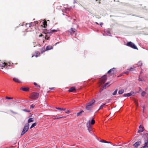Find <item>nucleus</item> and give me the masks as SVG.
Here are the masks:
<instances>
[{"mask_svg":"<svg viewBox=\"0 0 148 148\" xmlns=\"http://www.w3.org/2000/svg\"><path fill=\"white\" fill-rule=\"evenodd\" d=\"M34 120L32 118H30L28 120V123H26L23 128V131L22 132L21 135L22 136L24 134H25L28 130L29 129V123L33 122Z\"/></svg>","mask_w":148,"mask_h":148,"instance_id":"nucleus-1","label":"nucleus"},{"mask_svg":"<svg viewBox=\"0 0 148 148\" xmlns=\"http://www.w3.org/2000/svg\"><path fill=\"white\" fill-rule=\"evenodd\" d=\"M146 137L144 138V145L140 148H148V134L145 135Z\"/></svg>","mask_w":148,"mask_h":148,"instance_id":"nucleus-2","label":"nucleus"},{"mask_svg":"<svg viewBox=\"0 0 148 148\" xmlns=\"http://www.w3.org/2000/svg\"><path fill=\"white\" fill-rule=\"evenodd\" d=\"M126 45L127 46L131 47L134 49H138L136 45L132 42H127Z\"/></svg>","mask_w":148,"mask_h":148,"instance_id":"nucleus-3","label":"nucleus"},{"mask_svg":"<svg viewBox=\"0 0 148 148\" xmlns=\"http://www.w3.org/2000/svg\"><path fill=\"white\" fill-rule=\"evenodd\" d=\"M39 94L37 92H33L31 95V98L35 99L38 98Z\"/></svg>","mask_w":148,"mask_h":148,"instance_id":"nucleus-4","label":"nucleus"},{"mask_svg":"<svg viewBox=\"0 0 148 148\" xmlns=\"http://www.w3.org/2000/svg\"><path fill=\"white\" fill-rule=\"evenodd\" d=\"M116 68H113L107 72L108 74L111 73V74L114 75L116 73Z\"/></svg>","mask_w":148,"mask_h":148,"instance_id":"nucleus-5","label":"nucleus"},{"mask_svg":"<svg viewBox=\"0 0 148 148\" xmlns=\"http://www.w3.org/2000/svg\"><path fill=\"white\" fill-rule=\"evenodd\" d=\"M9 66H10V65H8V64L7 63L4 62L3 63H2L1 64L0 63V69H3V67H6V68H7Z\"/></svg>","mask_w":148,"mask_h":148,"instance_id":"nucleus-6","label":"nucleus"},{"mask_svg":"<svg viewBox=\"0 0 148 148\" xmlns=\"http://www.w3.org/2000/svg\"><path fill=\"white\" fill-rule=\"evenodd\" d=\"M86 126L87 127L88 130L89 132L90 133V132L92 131L91 125H90V121H88L86 123Z\"/></svg>","mask_w":148,"mask_h":148,"instance_id":"nucleus-7","label":"nucleus"},{"mask_svg":"<svg viewBox=\"0 0 148 148\" xmlns=\"http://www.w3.org/2000/svg\"><path fill=\"white\" fill-rule=\"evenodd\" d=\"M107 79V77L106 75H104L101 79V82L103 83H104L106 80Z\"/></svg>","mask_w":148,"mask_h":148,"instance_id":"nucleus-8","label":"nucleus"},{"mask_svg":"<svg viewBox=\"0 0 148 148\" xmlns=\"http://www.w3.org/2000/svg\"><path fill=\"white\" fill-rule=\"evenodd\" d=\"M141 143L142 142L141 141H137L133 145V146L135 148H137L138 147L140 146Z\"/></svg>","mask_w":148,"mask_h":148,"instance_id":"nucleus-9","label":"nucleus"},{"mask_svg":"<svg viewBox=\"0 0 148 148\" xmlns=\"http://www.w3.org/2000/svg\"><path fill=\"white\" fill-rule=\"evenodd\" d=\"M92 108V106L90 105H89L88 103L86 104V106L85 107V109L88 110L90 111L91 108Z\"/></svg>","mask_w":148,"mask_h":148,"instance_id":"nucleus-10","label":"nucleus"},{"mask_svg":"<svg viewBox=\"0 0 148 148\" xmlns=\"http://www.w3.org/2000/svg\"><path fill=\"white\" fill-rule=\"evenodd\" d=\"M38 22L37 21H34V22H31V23H30L29 24H26V25H29V27H30L32 26H33L35 25H36V24Z\"/></svg>","mask_w":148,"mask_h":148,"instance_id":"nucleus-11","label":"nucleus"},{"mask_svg":"<svg viewBox=\"0 0 148 148\" xmlns=\"http://www.w3.org/2000/svg\"><path fill=\"white\" fill-rule=\"evenodd\" d=\"M144 130V127H142L141 125H140L139 126V130H138V133H140L143 132Z\"/></svg>","mask_w":148,"mask_h":148,"instance_id":"nucleus-12","label":"nucleus"},{"mask_svg":"<svg viewBox=\"0 0 148 148\" xmlns=\"http://www.w3.org/2000/svg\"><path fill=\"white\" fill-rule=\"evenodd\" d=\"M133 92H131L126 94H123V97H129L132 95Z\"/></svg>","mask_w":148,"mask_h":148,"instance_id":"nucleus-13","label":"nucleus"},{"mask_svg":"<svg viewBox=\"0 0 148 148\" xmlns=\"http://www.w3.org/2000/svg\"><path fill=\"white\" fill-rule=\"evenodd\" d=\"M95 102V101L94 99H92L91 101H90L89 103H87L89 105H90L91 106H92V105L94 104V103Z\"/></svg>","mask_w":148,"mask_h":148,"instance_id":"nucleus-14","label":"nucleus"},{"mask_svg":"<svg viewBox=\"0 0 148 148\" xmlns=\"http://www.w3.org/2000/svg\"><path fill=\"white\" fill-rule=\"evenodd\" d=\"M75 29L74 28H71V29L68 32H70L71 34H74L75 32Z\"/></svg>","mask_w":148,"mask_h":148,"instance_id":"nucleus-15","label":"nucleus"},{"mask_svg":"<svg viewBox=\"0 0 148 148\" xmlns=\"http://www.w3.org/2000/svg\"><path fill=\"white\" fill-rule=\"evenodd\" d=\"M75 88L74 87H72L70 88L69 90V91L70 92H72L75 91Z\"/></svg>","mask_w":148,"mask_h":148,"instance_id":"nucleus-16","label":"nucleus"},{"mask_svg":"<svg viewBox=\"0 0 148 148\" xmlns=\"http://www.w3.org/2000/svg\"><path fill=\"white\" fill-rule=\"evenodd\" d=\"M21 89L22 90L25 91H27L29 90V88L26 87L21 88Z\"/></svg>","mask_w":148,"mask_h":148,"instance_id":"nucleus-17","label":"nucleus"},{"mask_svg":"<svg viewBox=\"0 0 148 148\" xmlns=\"http://www.w3.org/2000/svg\"><path fill=\"white\" fill-rule=\"evenodd\" d=\"M62 117H62L61 116H53L52 117V118L53 119H58Z\"/></svg>","mask_w":148,"mask_h":148,"instance_id":"nucleus-18","label":"nucleus"},{"mask_svg":"<svg viewBox=\"0 0 148 148\" xmlns=\"http://www.w3.org/2000/svg\"><path fill=\"white\" fill-rule=\"evenodd\" d=\"M53 49V47L51 46H48L47 47L45 51H48Z\"/></svg>","mask_w":148,"mask_h":148,"instance_id":"nucleus-19","label":"nucleus"},{"mask_svg":"<svg viewBox=\"0 0 148 148\" xmlns=\"http://www.w3.org/2000/svg\"><path fill=\"white\" fill-rule=\"evenodd\" d=\"M13 80L15 82L18 83H19L21 82L18 79L16 78H14L13 79Z\"/></svg>","mask_w":148,"mask_h":148,"instance_id":"nucleus-20","label":"nucleus"},{"mask_svg":"<svg viewBox=\"0 0 148 148\" xmlns=\"http://www.w3.org/2000/svg\"><path fill=\"white\" fill-rule=\"evenodd\" d=\"M35 56L36 58L39 56L40 54V52L38 51L35 52Z\"/></svg>","mask_w":148,"mask_h":148,"instance_id":"nucleus-21","label":"nucleus"},{"mask_svg":"<svg viewBox=\"0 0 148 148\" xmlns=\"http://www.w3.org/2000/svg\"><path fill=\"white\" fill-rule=\"evenodd\" d=\"M56 108L58 109L60 111H65L66 109L65 108H60L59 107H56Z\"/></svg>","mask_w":148,"mask_h":148,"instance_id":"nucleus-22","label":"nucleus"},{"mask_svg":"<svg viewBox=\"0 0 148 148\" xmlns=\"http://www.w3.org/2000/svg\"><path fill=\"white\" fill-rule=\"evenodd\" d=\"M107 103H103V104H102V105H101L99 108V109L98 110V111L99 110H101V109H102V108L104 107V105H105Z\"/></svg>","mask_w":148,"mask_h":148,"instance_id":"nucleus-23","label":"nucleus"},{"mask_svg":"<svg viewBox=\"0 0 148 148\" xmlns=\"http://www.w3.org/2000/svg\"><path fill=\"white\" fill-rule=\"evenodd\" d=\"M58 30H56V29H53L50 32H48V33H54L55 32H56Z\"/></svg>","mask_w":148,"mask_h":148,"instance_id":"nucleus-24","label":"nucleus"},{"mask_svg":"<svg viewBox=\"0 0 148 148\" xmlns=\"http://www.w3.org/2000/svg\"><path fill=\"white\" fill-rule=\"evenodd\" d=\"M100 142H101V143H111V142H110L107 141H105V140H100Z\"/></svg>","mask_w":148,"mask_h":148,"instance_id":"nucleus-25","label":"nucleus"},{"mask_svg":"<svg viewBox=\"0 0 148 148\" xmlns=\"http://www.w3.org/2000/svg\"><path fill=\"white\" fill-rule=\"evenodd\" d=\"M124 92V90L123 89H121L119 90L118 93L120 95H121Z\"/></svg>","mask_w":148,"mask_h":148,"instance_id":"nucleus-26","label":"nucleus"},{"mask_svg":"<svg viewBox=\"0 0 148 148\" xmlns=\"http://www.w3.org/2000/svg\"><path fill=\"white\" fill-rule=\"evenodd\" d=\"M142 64V63L140 61L138 62L137 64L138 66H141Z\"/></svg>","mask_w":148,"mask_h":148,"instance_id":"nucleus-27","label":"nucleus"},{"mask_svg":"<svg viewBox=\"0 0 148 148\" xmlns=\"http://www.w3.org/2000/svg\"><path fill=\"white\" fill-rule=\"evenodd\" d=\"M84 112V111L83 110H82L80 111L79 112L76 113V114H77V116H79L81 114H82Z\"/></svg>","mask_w":148,"mask_h":148,"instance_id":"nucleus-28","label":"nucleus"},{"mask_svg":"<svg viewBox=\"0 0 148 148\" xmlns=\"http://www.w3.org/2000/svg\"><path fill=\"white\" fill-rule=\"evenodd\" d=\"M36 123H34L32 124L31 126L30 127V129H31L35 126H36Z\"/></svg>","mask_w":148,"mask_h":148,"instance_id":"nucleus-29","label":"nucleus"},{"mask_svg":"<svg viewBox=\"0 0 148 148\" xmlns=\"http://www.w3.org/2000/svg\"><path fill=\"white\" fill-rule=\"evenodd\" d=\"M146 94V93L145 91H143L141 93V96L143 97Z\"/></svg>","mask_w":148,"mask_h":148,"instance_id":"nucleus-30","label":"nucleus"},{"mask_svg":"<svg viewBox=\"0 0 148 148\" xmlns=\"http://www.w3.org/2000/svg\"><path fill=\"white\" fill-rule=\"evenodd\" d=\"M95 123V121L94 119H92L90 123V124L91 125H93Z\"/></svg>","mask_w":148,"mask_h":148,"instance_id":"nucleus-31","label":"nucleus"},{"mask_svg":"<svg viewBox=\"0 0 148 148\" xmlns=\"http://www.w3.org/2000/svg\"><path fill=\"white\" fill-rule=\"evenodd\" d=\"M117 89H116L115 91L112 93V94L113 95H115L116 94L117 92Z\"/></svg>","mask_w":148,"mask_h":148,"instance_id":"nucleus-32","label":"nucleus"},{"mask_svg":"<svg viewBox=\"0 0 148 148\" xmlns=\"http://www.w3.org/2000/svg\"><path fill=\"white\" fill-rule=\"evenodd\" d=\"M42 23H43V24L44 25V27H45V26L47 25V22L46 21H43L42 22Z\"/></svg>","mask_w":148,"mask_h":148,"instance_id":"nucleus-33","label":"nucleus"},{"mask_svg":"<svg viewBox=\"0 0 148 148\" xmlns=\"http://www.w3.org/2000/svg\"><path fill=\"white\" fill-rule=\"evenodd\" d=\"M109 83H110L109 82H107L103 86V88H106V87L108 85H109Z\"/></svg>","mask_w":148,"mask_h":148,"instance_id":"nucleus-34","label":"nucleus"},{"mask_svg":"<svg viewBox=\"0 0 148 148\" xmlns=\"http://www.w3.org/2000/svg\"><path fill=\"white\" fill-rule=\"evenodd\" d=\"M5 99H13V98L11 97H5Z\"/></svg>","mask_w":148,"mask_h":148,"instance_id":"nucleus-35","label":"nucleus"},{"mask_svg":"<svg viewBox=\"0 0 148 148\" xmlns=\"http://www.w3.org/2000/svg\"><path fill=\"white\" fill-rule=\"evenodd\" d=\"M36 42H33V45L34 46V47H35L37 45H36Z\"/></svg>","mask_w":148,"mask_h":148,"instance_id":"nucleus-36","label":"nucleus"},{"mask_svg":"<svg viewBox=\"0 0 148 148\" xmlns=\"http://www.w3.org/2000/svg\"><path fill=\"white\" fill-rule=\"evenodd\" d=\"M110 33L109 31H107V35L110 36Z\"/></svg>","mask_w":148,"mask_h":148,"instance_id":"nucleus-37","label":"nucleus"},{"mask_svg":"<svg viewBox=\"0 0 148 148\" xmlns=\"http://www.w3.org/2000/svg\"><path fill=\"white\" fill-rule=\"evenodd\" d=\"M65 10L67 12V11H69L70 10V9L69 8H66L65 9Z\"/></svg>","mask_w":148,"mask_h":148,"instance_id":"nucleus-38","label":"nucleus"},{"mask_svg":"<svg viewBox=\"0 0 148 148\" xmlns=\"http://www.w3.org/2000/svg\"><path fill=\"white\" fill-rule=\"evenodd\" d=\"M45 50H44V49H41V53H43L44 52H45Z\"/></svg>","mask_w":148,"mask_h":148,"instance_id":"nucleus-39","label":"nucleus"},{"mask_svg":"<svg viewBox=\"0 0 148 148\" xmlns=\"http://www.w3.org/2000/svg\"><path fill=\"white\" fill-rule=\"evenodd\" d=\"M45 39L47 40H49V37H47V35H46L45 37Z\"/></svg>","mask_w":148,"mask_h":148,"instance_id":"nucleus-40","label":"nucleus"},{"mask_svg":"<svg viewBox=\"0 0 148 148\" xmlns=\"http://www.w3.org/2000/svg\"><path fill=\"white\" fill-rule=\"evenodd\" d=\"M139 91L137 92V93H139L142 91V89L141 88L139 87Z\"/></svg>","mask_w":148,"mask_h":148,"instance_id":"nucleus-41","label":"nucleus"},{"mask_svg":"<svg viewBox=\"0 0 148 148\" xmlns=\"http://www.w3.org/2000/svg\"><path fill=\"white\" fill-rule=\"evenodd\" d=\"M11 112L12 113H13V114H18V113H17V112H14L13 111H12V110H11Z\"/></svg>","mask_w":148,"mask_h":148,"instance_id":"nucleus-42","label":"nucleus"},{"mask_svg":"<svg viewBox=\"0 0 148 148\" xmlns=\"http://www.w3.org/2000/svg\"><path fill=\"white\" fill-rule=\"evenodd\" d=\"M34 106L33 104L32 105L30 106V108H34Z\"/></svg>","mask_w":148,"mask_h":148,"instance_id":"nucleus-43","label":"nucleus"},{"mask_svg":"<svg viewBox=\"0 0 148 148\" xmlns=\"http://www.w3.org/2000/svg\"><path fill=\"white\" fill-rule=\"evenodd\" d=\"M133 70V68H130L129 69V70L130 71H132Z\"/></svg>","mask_w":148,"mask_h":148,"instance_id":"nucleus-44","label":"nucleus"},{"mask_svg":"<svg viewBox=\"0 0 148 148\" xmlns=\"http://www.w3.org/2000/svg\"><path fill=\"white\" fill-rule=\"evenodd\" d=\"M70 112V111L69 110H66V111H65V112L67 113H68V114H69Z\"/></svg>","mask_w":148,"mask_h":148,"instance_id":"nucleus-45","label":"nucleus"},{"mask_svg":"<svg viewBox=\"0 0 148 148\" xmlns=\"http://www.w3.org/2000/svg\"><path fill=\"white\" fill-rule=\"evenodd\" d=\"M71 19V17H68V20L69 21H70V20Z\"/></svg>","mask_w":148,"mask_h":148,"instance_id":"nucleus-46","label":"nucleus"},{"mask_svg":"<svg viewBox=\"0 0 148 148\" xmlns=\"http://www.w3.org/2000/svg\"><path fill=\"white\" fill-rule=\"evenodd\" d=\"M138 80L139 81H143V80L141 79H140V78H138Z\"/></svg>","mask_w":148,"mask_h":148,"instance_id":"nucleus-47","label":"nucleus"},{"mask_svg":"<svg viewBox=\"0 0 148 148\" xmlns=\"http://www.w3.org/2000/svg\"><path fill=\"white\" fill-rule=\"evenodd\" d=\"M23 110L25 111H26V112H30L29 111H27V110H26V109Z\"/></svg>","mask_w":148,"mask_h":148,"instance_id":"nucleus-48","label":"nucleus"},{"mask_svg":"<svg viewBox=\"0 0 148 148\" xmlns=\"http://www.w3.org/2000/svg\"><path fill=\"white\" fill-rule=\"evenodd\" d=\"M34 85H35L36 86H37V85H38L36 83H35V82H34Z\"/></svg>","mask_w":148,"mask_h":148,"instance_id":"nucleus-49","label":"nucleus"},{"mask_svg":"<svg viewBox=\"0 0 148 148\" xmlns=\"http://www.w3.org/2000/svg\"><path fill=\"white\" fill-rule=\"evenodd\" d=\"M100 24L101 26V27L103 25V23H101Z\"/></svg>","mask_w":148,"mask_h":148,"instance_id":"nucleus-50","label":"nucleus"},{"mask_svg":"<svg viewBox=\"0 0 148 148\" xmlns=\"http://www.w3.org/2000/svg\"><path fill=\"white\" fill-rule=\"evenodd\" d=\"M55 88L54 87H52V88H50L49 89L51 90H53Z\"/></svg>","mask_w":148,"mask_h":148,"instance_id":"nucleus-51","label":"nucleus"},{"mask_svg":"<svg viewBox=\"0 0 148 148\" xmlns=\"http://www.w3.org/2000/svg\"><path fill=\"white\" fill-rule=\"evenodd\" d=\"M135 102L136 104H137V101L136 100H135Z\"/></svg>","mask_w":148,"mask_h":148,"instance_id":"nucleus-52","label":"nucleus"},{"mask_svg":"<svg viewBox=\"0 0 148 148\" xmlns=\"http://www.w3.org/2000/svg\"><path fill=\"white\" fill-rule=\"evenodd\" d=\"M114 146H121V145H114Z\"/></svg>","mask_w":148,"mask_h":148,"instance_id":"nucleus-53","label":"nucleus"},{"mask_svg":"<svg viewBox=\"0 0 148 148\" xmlns=\"http://www.w3.org/2000/svg\"><path fill=\"white\" fill-rule=\"evenodd\" d=\"M59 42H57L55 44V45H56L58 44L59 43Z\"/></svg>","mask_w":148,"mask_h":148,"instance_id":"nucleus-54","label":"nucleus"},{"mask_svg":"<svg viewBox=\"0 0 148 148\" xmlns=\"http://www.w3.org/2000/svg\"><path fill=\"white\" fill-rule=\"evenodd\" d=\"M143 110H144V109L145 108V106H143ZM143 112H144V110H143Z\"/></svg>","mask_w":148,"mask_h":148,"instance_id":"nucleus-55","label":"nucleus"},{"mask_svg":"<svg viewBox=\"0 0 148 148\" xmlns=\"http://www.w3.org/2000/svg\"><path fill=\"white\" fill-rule=\"evenodd\" d=\"M42 34H41L39 36V37H41L42 36Z\"/></svg>","mask_w":148,"mask_h":148,"instance_id":"nucleus-56","label":"nucleus"},{"mask_svg":"<svg viewBox=\"0 0 148 148\" xmlns=\"http://www.w3.org/2000/svg\"><path fill=\"white\" fill-rule=\"evenodd\" d=\"M74 2H73V3L74 4H75V3H76V1H75V0H74Z\"/></svg>","mask_w":148,"mask_h":148,"instance_id":"nucleus-57","label":"nucleus"},{"mask_svg":"<svg viewBox=\"0 0 148 148\" xmlns=\"http://www.w3.org/2000/svg\"><path fill=\"white\" fill-rule=\"evenodd\" d=\"M95 24H97V25H98V24H98V23L97 22H95Z\"/></svg>","mask_w":148,"mask_h":148,"instance_id":"nucleus-58","label":"nucleus"},{"mask_svg":"<svg viewBox=\"0 0 148 148\" xmlns=\"http://www.w3.org/2000/svg\"><path fill=\"white\" fill-rule=\"evenodd\" d=\"M37 86L38 87H39V88H40V85H37Z\"/></svg>","mask_w":148,"mask_h":148,"instance_id":"nucleus-59","label":"nucleus"},{"mask_svg":"<svg viewBox=\"0 0 148 148\" xmlns=\"http://www.w3.org/2000/svg\"><path fill=\"white\" fill-rule=\"evenodd\" d=\"M143 73V72L142 71H141L140 72V74H141V73Z\"/></svg>","mask_w":148,"mask_h":148,"instance_id":"nucleus-60","label":"nucleus"},{"mask_svg":"<svg viewBox=\"0 0 148 148\" xmlns=\"http://www.w3.org/2000/svg\"><path fill=\"white\" fill-rule=\"evenodd\" d=\"M34 56V55H33V56H32V57H33Z\"/></svg>","mask_w":148,"mask_h":148,"instance_id":"nucleus-61","label":"nucleus"},{"mask_svg":"<svg viewBox=\"0 0 148 148\" xmlns=\"http://www.w3.org/2000/svg\"><path fill=\"white\" fill-rule=\"evenodd\" d=\"M128 72H127V73H128ZM125 73H127V72H125Z\"/></svg>","mask_w":148,"mask_h":148,"instance_id":"nucleus-62","label":"nucleus"},{"mask_svg":"<svg viewBox=\"0 0 148 148\" xmlns=\"http://www.w3.org/2000/svg\"><path fill=\"white\" fill-rule=\"evenodd\" d=\"M3 99V98H1V100H2Z\"/></svg>","mask_w":148,"mask_h":148,"instance_id":"nucleus-63","label":"nucleus"}]
</instances>
